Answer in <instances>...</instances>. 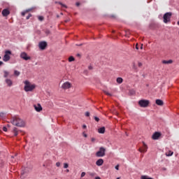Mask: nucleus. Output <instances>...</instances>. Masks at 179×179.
<instances>
[{
    "label": "nucleus",
    "instance_id": "1",
    "mask_svg": "<svg viewBox=\"0 0 179 179\" xmlns=\"http://www.w3.org/2000/svg\"><path fill=\"white\" fill-rule=\"evenodd\" d=\"M10 122L15 127L19 128H24L26 127V122L23 119L20 118L19 116H13L10 119Z\"/></svg>",
    "mask_w": 179,
    "mask_h": 179
},
{
    "label": "nucleus",
    "instance_id": "2",
    "mask_svg": "<svg viewBox=\"0 0 179 179\" xmlns=\"http://www.w3.org/2000/svg\"><path fill=\"white\" fill-rule=\"evenodd\" d=\"M24 83V90L25 92H33L34 89H36V84H31L29 80H25Z\"/></svg>",
    "mask_w": 179,
    "mask_h": 179
},
{
    "label": "nucleus",
    "instance_id": "3",
    "mask_svg": "<svg viewBox=\"0 0 179 179\" xmlns=\"http://www.w3.org/2000/svg\"><path fill=\"white\" fill-rule=\"evenodd\" d=\"M96 157H104L106 156V148L101 147L98 152H96Z\"/></svg>",
    "mask_w": 179,
    "mask_h": 179
},
{
    "label": "nucleus",
    "instance_id": "4",
    "mask_svg": "<svg viewBox=\"0 0 179 179\" xmlns=\"http://www.w3.org/2000/svg\"><path fill=\"white\" fill-rule=\"evenodd\" d=\"M12 55V51L10 50H6L4 52V56L3 57V61L4 62H8L10 59V56Z\"/></svg>",
    "mask_w": 179,
    "mask_h": 179
},
{
    "label": "nucleus",
    "instance_id": "5",
    "mask_svg": "<svg viewBox=\"0 0 179 179\" xmlns=\"http://www.w3.org/2000/svg\"><path fill=\"white\" fill-rule=\"evenodd\" d=\"M173 13H166L164 15L163 19H164V23H169L171 19Z\"/></svg>",
    "mask_w": 179,
    "mask_h": 179
},
{
    "label": "nucleus",
    "instance_id": "6",
    "mask_svg": "<svg viewBox=\"0 0 179 179\" xmlns=\"http://www.w3.org/2000/svg\"><path fill=\"white\" fill-rule=\"evenodd\" d=\"M150 101L149 100H145V99H141L138 101V105L140 107L143 108H146L149 106Z\"/></svg>",
    "mask_w": 179,
    "mask_h": 179
},
{
    "label": "nucleus",
    "instance_id": "7",
    "mask_svg": "<svg viewBox=\"0 0 179 179\" xmlns=\"http://www.w3.org/2000/svg\"><path fill=\"white\" fill-rule=\"evenodd\" d=\"M20 57V58H22V59H24V61H29L31 59V57L27 55V53H26V52H21Z\"/></svg>",
    "mask_w": 179,
    "mask_h": 179
},
{
    "label": "nucleus",
    "instance_id": "8",
    "mask_svg": "<svg viewBox=\"0 0 179 179\" xmlns=\"http://www.w3.org/2000/svg\"><path fill=\"white\" fill-rule=\"evenodd\" d=\"M138 152H141V153H146L148 152V145L145 142H143V147L138 149Z\"/></svg>",
    "mask_w": 179,
    "mask_h": 179
},
{
    "label": "nucleus",
    "instance_id": "9",
    "mask_svg": "<svg viewBox=\"0 0 179 179\" xmlns=\"http://www.w3.org/2000/svg\"><path fill=\"white\" fill-rule=\"evenodd\" d=\"M62 89H64V90H66V89H71L72 87V84L69 82H66L62 85Z\"/></svg>",
    "mask_w": 179,
    "mask_h": 179
},
{
    "label": "nucleus",
    "instance_id": "10",
    "mask_svg": "<svg viewBox=\"0 0 179 179\" xmlns=\"http://www.w3.org/2000/svg\"><path fill=\"white\" fill-rule=\"evenodd\" d=\"M29 172V169L25 168L24 170H23L21 172V176L20 178L24 179V178L27 177V173Z\"/></svg>",
    "mask_w": 179,
    "mask_h": 179
},
{
    "label": "nucleus",
    "instance_id": "11",
    "mask_svg": "<svg viewBox=\"0 0 179 179\" xmlns=\"http://www.w3.org/2000/svg\"><path fill=\"white\" fill-rule=\"evenodd\" d=\"M38 47L40 50H45V48H47V42L45 41L40 42L38 44Z\"/></svg>",
    "mask_w": 179,
    "mask_h": 179
},
{
    "label": "nucleus",
    "instance_id": "12",
    "mask_svg": "<svg viewBox=\"0 0 179 179\" xmlns=\"http://www.w3.org/2000/svg\"><path fill=\"white\" fill-rule=\"evenodd\" d=\"M159 136H162V133L156 131L152 134V138L154 141H157V139H159Z\"/></svg>",
    "mask_w": 179,
    "mask_h": 179
},
{
    "label": "nucleus",
    "instance_id": "13",
    "mask_svg": "<svg viewBox=\"0 0 179 179\" xmlns=\"http://www.w3.org/2000/svg\"><path fill=\"white\" fill-rule=\"evenodd\" d=\"M5 83L8 87H11V86H13V81H12V80H10V78H6L5 80Z\"/></svg>",
    "mask_w": 179,
    "mask_h": 179
},
{
    "label": "nucleus",
    "instance_id": "14",
    "mask_svg": "<svg viewBox=\"0 0 179 179\" xmlns=\"http://www.w3.org/2000/svg\"><path fill=\"white\" fill-rule=\"evenodd\" d=\"M34 107L36 111H37L38 113H40V111H43V107L40 103H38L37 105H34Z\"/></svg>",
    "mask_w": 179,
    "mask_h": 179
},
{
    "label": "nucleus",
    "instance_id": "15",
    "mask_svg": "<svg viewBox=\"0 0 179 179\" xmlns=\"http://www.w3.org/2000/svg\"><path fill=\"white\" fill-rule=\"evenodd\" d=\"M34 9H36V8L32 7L31 8H28L25 11L22 13V16H24L26 15V13H29V12H31V10H34Z\"/></svg>",
    "mask_w": 179,
    "mask_h": 179
},
{
    "label": "nucleus",
    "instance_id": "16",
    "mask_svg": "<svg viewBox=\"0 0 179 179\" xmlns=\"http://www.w3.org/2000/svg\"><path fill=\"white\" fill-rule=\"evenodd\" d=\"M10 13V12L9 11V10H8V9H4V10H3V11H2V15H3V16H4L5 17H6V16H8V15Z\"/></svg>",
    "mask_w": 179,
    "mask_h": 179
},
{
    "label": "nucleus",
    "instance_id": "17",
    "mask_svg": "<svg viewBox=\"0 0 179 179\" xmlns=\"http://www.w3.org/2000/svg\"><path fill=\"white\" fill-rule=\"evenodd\" d=\"M19 132H20V130L17 129V127L13 128V133L14 134V136H17V135H19Z\"/></svg>",
    "mask_w": 179,
    "mask_h": 179
},
{
    "label": "nucleus",
    "instance_id": "18",
    "mask_svg": "<svg viewBox=\"0 0 179 179\" xmlns=\"http://www.w3.org/2000/svg\"><path fill=\"white\" fill-rule=\"evenodd\" d=\"M104 163V160L103 159H99L96 162V166H103V164Z\"/></svg>",
    "mask_w": 179,
    "mask_h": 179
},
{
    "label": "nucleus",
    "instance_id": "19",
    "mask_svg": "<svg viewBox=\"0 0 179 179\" xmlns=\"http://www.w3.org/2000/svg\"><path fill=\"white\" fill-rule=\"evenodd\" d=\"M155 103L157 106H163V104H164L161 99H157Z\"/></svg>",
    "mask_w": 179,
    "mask_h": 179
},
{
    "label": "nucleus",
    "instance_id": "20",
    "mask_svg": "<svg viewBox=\"0 0 179 179\" xmlns=\"http://www.w3.org/2000/svg\"><path fill=\"white\" fill-rule=\"evenodd\" d=\"M162 64H173V60H171V59H170V60H163Z\"/></svg>",
    "mask_w": 179,
    "mask_h": 179
},
{
    "label": "nucleus",
    "instance_id": "21",
    "mask_svg": "<svg viewBox=\"0 0 179 179\" xmlns=\"http://www.w3.org/2000/svg\"><path fill=\"white\" fill-rule=\"evenodd\" d=\"M98 132L99 134H104V132H106V128H104V127L99 128L98 130Z\"/></svg>",
    "mask_w": 179,
    "mask_h": 179
},
{
    "label": "nucleus",
    "instance_id": "22",
    "mask_svg": "<svg viewBox=\"0 0 179 179\" xmlns=\"http://www.w3.org/2000/svg\"><path fill=\"white\" fill-rule=\"evenodd\" d=\"M117 83L121 84L122 83V82H124V80L122 79V78H117L116 80Z\"/></svg>",
    "mask_w": 179,
    "mask_h": 179
},
{
    "label": "nucleus",
    "instance_id": "23",
    "mask_svg": "<svg viewBox=\"0 0 179 179\" xmlns=\"http://www.w3.org/2000/svg\"><path fill=\"white\" fill-rule=\"evenodd\" d=\"M173 155H174V152L171 150H169L168 152H166V156L167 157L173 156Z\"/></svg>",
    "mask_w": 179,
    "mask_h": 179
},
{
    "label": "nucleus",
    "instance_id": "24",
    "mask_svg": "<svg viewBox=\"0 0 179 179\" xmlns=\"http://www.w3.org/2000/svg\"><path fill=\"white\" fill-rule=\"evenodd\" d=\"M3 73H4V75H3L4 78H8L9 76V75H10L9 71H4Z\"/></svg>",
    "mask_w": 179,
    "mask_h": 179
},
{
    "label": "nucleus",
    "instance_id": "25",
    "mask_svg": "<svg viewBox=\"0 0 179 179\" xmlns=\"http://www.w3.org/2000/svg\"><path fill=\"white\" fill-rule=\"evenodd\" d=\"M73 61H75V57H73V56L69 57V62H73Z\"/></svg>",
    "mask_w": 179,
    "mask_h": 179
},
{
    "label": "nucleus",
    "instance_id": "26",
    "mask_svg": "<svg viewBox=\"0 0 179 179\" xmlns=\"http://www.w3.org/2000/svg\"><path fill=\"white\" fill-rule=\"evenodd\" d=\"M14 75H15V76H19L20 75V72L17 71V70H15Z\"/></svg>",
    "mask_w": 179,
    "mask_h": 179
},
{
    "label": "nucleus",
    "instance_id": "27",
    "mask_svg": "<svg viewBox=\"0 0 179 179\" xmlns=\"http://www.w3.org/2000/svg\"><path fill=\"white\" fill-rule=\"evenodd\" d=\"M38 20H40V22H43V20H44V17L43 16H38Z\"/></svg>",
    "mask_w": 179,
    "mask_h": 179
},
{
    "label": "nucleus",
    "instance_id": "28",
    "mask_svg": "<svg viewBox=\"0 0 179 179\" xmlns=\"http://www.w3.org/2000/svg\"><path fill=\"white\" fill-rule=\"evenodd\" d=\"M104 93H105V94H106V96H113V94H111L110 93H109L107 91H105Z\"/></svg>",
    "mask_w": 179,
    "mask_h": 179
},
{
    "label": "nucleus",
    "instance_id": "29",
    "mask_svg": "<svg viewBox=\"0 0 179 179\" xmlns=\"http://www.w3.org/2000/svg\"><path fill=\"white\" fill-rule=\"evenodd\" d=\"M69 167V165L67 163L64 164V169H68Z\"/></svg>",
    "mask_w": 179,
    "mask_h": 179
},
{
    "label": "nucleus",
    "instance_id": "30",
    "mask_svg": "<svg viewBox=\"0 0 179 179\" xmlns=\"http://www.w3.org/2000/svg\"><path fill=\"white\" fill-rule=\"evenodd\" d=\"M3 131L4 132H8V128H6V127H3Z\"/></svg>",
    "mask_w": 179,
    "mask_h": 179
},
{
    "label": "nucleus",
    "instance_id": "31",
    "mask_svg": "<svg viewBox=\"0 0 179 179\" xmlns=\"http://www.w3.org/2000/svg\"><path fill=\"white\" fill-rule=\"evenodd\" d=\"M85 117H90V113L86 112L85 113Z\"/></svg>",
    "mask_w": 179,
    "mask_h": 179
},
{
    "label": "nucleus",
    "instance_id": "32",
    "mask_svg": "<svg viewBox=\"0 0 179 179\" xmlns=\"http://www.w3.org/2000/svg\"><path fill=\"white\" fill-rule=\"evenodd\" d=\"M86 176V173L85 172H82L81 173V178H83Z\"/></svg>",
    "mask_w": 179,
    "mask_h": 179
},
{
    "label": "nucleus",
    "instance_id": "33",
    "mask_svg": "<svg viewBox=\"0 0 179 179\" xmlns=\"http://www.w3.org/2000/svg\"><path fill=\"white\" fill-rule=\"evenodd\" d=\"M30 17H31V14H29V15L27 16V20H29V19H30Z\"/></svg>",
    "mask_w": 179,
    "mask_h": 179
},
{
    "label": "nucleus",
    "instance_id": "34",
    "mask_svg": "<svg viewBox=\"0 0 179 179\" xmlns=\"http://www.w3.org/2000/svg\"><path fill=\"white\" fill-rule=\"evenodd\" d=\"M94 120H95V121H96V122H99V121H100V119L97 117H95Z\"/></svg>",
    "mask_w": 179,
    "mask_h": 179
},
{
    "label": "nucleus",
    "instance_id": "35",
    "mask_svg": "<svg viewBox=\"0 0 179 179\" xmlns=\"http://www.w3.org/2000/svg\"><path fill=\"white\" fill-rule=\"evenodd\" d=\"M56 166H57V167H59L61 166V162H57Z\"/></svg>",
    "mask_w": 179,
    "mask_h": 179
},
{
    "label": "nucleus",
    "instance_id": "36",
    "mask_svg": "<svg viewBox=\"0 0 179 179\" xmlns=\"http://www.w3.org/2000/svg\"><path fill=\"white\" fill-rule=\"evenodd\" d=\"M59 3L62 6V8H66V6L64 4H62V3L59 2Z\"/></svg>",
    "mask_w": 179,
    "mask_h": 179
},
{
    "label": "nucleus",
    "instance_id": "37",
    "mask_svg": "<svg viewBox=\"0 0 179 179\" xmlns=\"http://www.w3.org/2000/svg\"><path fill=\"white\" fill-rule=\"evenodd\" d=\"M83 136H84V138H87V134H86V133L85 132L83 133Z\"/></svg>",
    "mask_w": 179,
    "mask_h": 179
},
{
    "label": "nucleus",
    "instance_id": "38",
    "mask_svg": "<svg viewBox=\"0 0 179 179\" xmlns=\"http://www.w3.org/2000/svg\"><path fill=\"white\" fill-rule=\"evenodd\" d=\"M91 142H92V143L96 142V138H91Z\"/></svg>",
    "mask_w": 179,
    "mask_h": 179
},
{
    "label": "nucleus",
    "instance_id": "39",
    "mask_svg": "<svg viewBox=\"0 0 179 179\" xmlns=\"http://www.w3.org/2000/svg\"><path fill=\"white\" fill-rule=\"evenodd\" d=\"M115 169L116 170H120V165H116L115 167Z\"/></svg>",
    "mask_w": 179,
    "mask_h": 179
},
{
    "label": "nucleus",
    "instance_id": "40",
    "mask_svg": "<svg viewBox=\"0 0 179 179\" xmlns=\"http://www.w3.org/2000/svg\"><path fill=\"white\" fill-rule=\"evenodd\" d=\"M5 115L4 113H0V117H3Z\"/></svg>",
    "mask_w": 179,
    "mask_h": 179
},
{
    "label": "nucleus",
    "instance_id": "41",
    "mask_svg": "<svg viewBox=\"0 0 179 179\" xmlns=\"http://www.w3.org/2000/svg\"><path fill=\"white\" fill-rule=\"evenodd\" d=\"M138 66L139 67L142 66V63H141V62H138Z\"/></svg>",
    "mask_w": 179,
    "mask_h": 179
},
{
    "label": "nucleus",
    "instance_id": "42",
    "mask_svg": "<svg viewBox=\"0 0 179 179\" xmlns=\"http://www.w3.org/2000/svg\"><path fill=\"white\" fill-rule=\"evenodd\" d=\"M83 129H86L87 126L85 124H84V125H83Z\"/></svg>",
    "mask_w": 179,
    "mask_h": 179
},
{
    "label": "nucleus",
    "instance_id": "43",
    "mask_svg": "<svg viewBox=\"0 0 179 179\" xmlns=\"http://www.w3.org/2000/svg\"><path fill=\"white\" fill-rule=\"evenodd\" d=\"M76 6H79L80 5V3L77 2V3H76Z\"/></svg>",
    "mask_w": 179,
    "mask_h": 179
},
{
    "label": "nucleus",
    "instance_id": "44",
    "mask_svg": "<svg viewBox=\"0 0 179 179\" xmlns=\"http://www.w3.org/2000/svg\"><path fill=\"white\" fill-rule=\"evenodd\" d=\"M1 65H3V62L2 61H0V66H1Z\"/></svg>",
    "mask_w": 179,
    "mask_h": 179
},
{
    "label": "nucleus",
    "instance_id": "45",
    "mask_svg": "<svg viewBox=\"0 0 179 179\" xmlns=\"http://www.w3.org/2000/svg\"><path fill=\"white\" fill-rule=\"evenodd\" d=\"M136 50H139V48L138 47V44L136 45Z\"/></svg>",
    "mask_w": 179,
    "mask_h": 179
},
{
    "label": "nucleus",
    "instance_id": "46",
    "mask_svg": "<svg viewBox=\"0 0 179 179\" xmlns=\"http://www.w3.org/2000/svg\"><path fill=\"white\" fill-rule=\"evenodd\" d=\"M133 68H134V69H136V66H135V64H134Z\"/></svg>",
    "mask_w": 179,
    "mask_h": 179
},
{
    "label": "nucleus",
    "instance_id": "47",
    "mask_svg": "<svg viewBox=\"0 0 179 179\" xmlns=\"http://www.w3.org/2000/svg\"><path fill=\"white\" fill-rule=\"evenodd\" d=\"M46 34H50V31H46Z\"/></svg>",
    "mask_w": 179,
    "mask_h": 179
},
{
    "label": "nucleus",
    "instance_id": "48",
    "mask_svg": "<svg viewBox=\"0 0 179 179\" xmlns=\"http://www.w3.org/2000/svg\"><path fill=\"white\" fill-rule=\"evenodd\" d=\"M95 179H101L100 177H96Z\"/></svg>",
    "mask_w": 179,
    "mask_h": 179
},
{
    "label": "nucleus",
    "instance_id": "49",
    "mask_svg": "<svg viewBox=\"0 0 179 179\" xmlns=\"http://www.w3.org/2000/svg\"><path fill=\"white\" fill-rule=\"evenodd\" d=\"M66 172H67V173H69V169H66Z\"/></svg>",
    "mask_w": 179,
    "mask_h": 179
},
{
    "label": "nucleus",
    "instance_id": "50",
    "mask_svg": "<svg viewBox=\"0 0 179 179\" xmlns=\"http://www.w3.org/2000/svg\"><path fill=\"white\" fill-rule=\"evenodd\" d=\"M143 45H141V49L142 50Z\"/></svg>",
    "mask_w": 179,
    "mask_h": 179
},
{
    "label": "nucleus",
    "instance_id": "51",
    "mask_svg": "<svg viewBox=\"0 0 179 179\" xmlns=\"http://www.w3.org/2000/svg\"><path fill=\"white\" fill-rule=\"evenodd\" d=\"M7 127L9 128L10 127V125L8 124Z\"/></svg>",
    "mask_w": 179,
    "mask_h": 179
},
{
    "label": "nucleus",
    "instance_id": "52",
    "mask_svg": "<svg viewBox=\"0 0 179 179\" xmlns=\"http://www.w3.org/2000/svg\"><path fill=\"white\" fill-rule=\"evenodd\" d=\"M89 69H92V67L90 66Z\"/></svg>",
    "mask_w": 179,
    "mask_h": 179
},
{
    "label": "nucleus",
    "instance_id": "53",
    "mask_svg": "<svg viewBox=\"0 0 179 179\" xmlns=\"http://www.w3.org/2000/svg\"><path fill=\"white\" fill-rule=\"evenodd\" d=\"M117 179H120V178H117Z\"/></svg>",
    "mask_w": 179,
    "mask_h": 179
},
{
    "label": "nucleus",
    "instance_id": "54",
    "mask_svg": "<svg viewBox=\"0 0 179 179\" xmlns=\"http://www.w3.org/2000/svg\"><path fill=\"white\" fill-rule=\"evenodd\" d=\"M0 59H1V57H0Z\"/></svg>",
    "mask_w": 179,
    "mask_h": 179
}]
</instances>
